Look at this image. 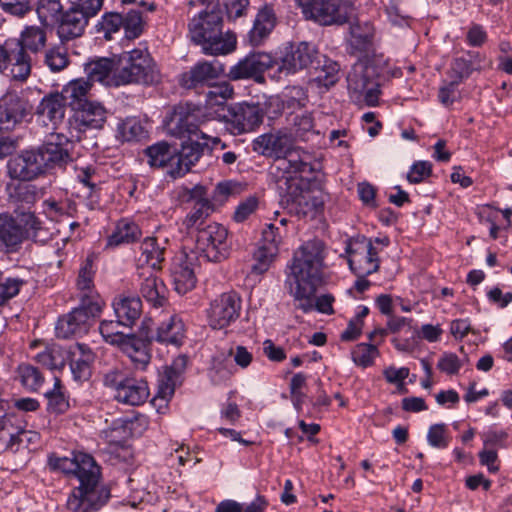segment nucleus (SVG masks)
<instances>
[{
  "label": "nucleus",
  "instance_id": "f257e3e1",
  "mask_svg": "<svg viewBox=\"0 0 512 512\" xmlns=\"http://www.w3.org/2000/svg\"><path fill=\"white\" fill-rule=\"evenodd\" d=\"M324 259L323 241L312 239L303 243L294 252L289 265L290 273L285 284L294 299L295 307L304 313L314 309L327 315L334 313V297L332 295L324 294L315 297L316 291L323 281Z\"/></svg>",
  "mask_w": 512,
  "mask_h": 512
},
{
  "label": "nucleus",
  "instance_id": "f03ea898",
  "mask_svg": "<svg viewBox=\"0 0 512 512\" xmlns=\"http://www.w3.org/2000/svg\"><path fill=\"white\" fill-rule=\"evenodd\" d=\"M49 465L69 477V512H98L108 503L110 489L103 483L100 467L92 456L78 452L72 457H50Z\"/></svg>",
  "mask_w": 512,
  "mask_h": 512
},
{
  "label": "nucleus",
  "instance_id": "7ed1b4c3",
  "mask_svg": "<svg viewBox=\"0 0 512 512\" xmlns=\"http://www.w3.org/2000/svg\"><path fill=\"white\" fill-rule=\"evenodd\" d=\"M234 90L232 86L223 82L214 85L206 94L205 108L179 106L175 109L174 115L169 125V131L173 136H183L185 134L197 135L201 133L202 138L212 140V144L220 143L217 135L208 133V124L210 121H218L217 114L227 113L229 106H226L228 99L232 98Z\"/></svg>",
  "mask_w": 512,
  "mask_h": 512
},
{
  "label": "nucleus",
  "instance_id": "20e7f679",
  "mask_svg": "<svg viewBox=\"0 0 512 512\" xmlns=\"http://www.w3.org/2000/svg\"><path fill=\"white\" fill-rule=\"evenodd\" d=\"M223 11L219 1H210L188 23L189 37L200 45L204 54L225 55L236 48V36L223 33Z\"/></svg>",
  "mask_w": 512,
  "mask_h": 512
},
{
  "label": "nucleus",
  "instance_id": "39448f33",
  "mask_svg": "<svg viewBox=\"0 0 512 512\" xmlns=\"http://www.w3.org/2000/svg\"><path fill=\"white\" fill-rule=\"evenodd\" d=\"M387 60L383 55H365L347 74V89L352 102L375 107L381 95L380 76L386 72Z\"/></svg>",
  "mask_w": 512,
  "mask_h": 512
},
{
  "label": "nucleus",
  "instance_id": "423d86ee",
  "mask_svg": "<svg viewBox=\"0 0 512 512\" xmlns=\"http://www.w3.org/2000/svg\"><path fill=\"white\" fill-rule=\"evenodd\" d=\"M116 63V78L112 82L115 87L129 84L153 85L161 79L157 65L145 50L133 49L124 52Z\"/></svg>",
  "mask_w": 512,
  "mask_h": 512
},
{
  "label": "nucleus",
  "instance_id": "0eeeda50",
  "mask_svg": "<svg viewBox=\"0 0 512 512\" xmlns=\"http://www.w3.org/2000/svg\"><path fill=\"white\" fill-rule=\"evenodd\" d=\"M103 304L100 295L84 298L78 307L58 319L55 327L57 337L68 339L86 334L91 321L100 315Z\"/></svg>",
  "mask_w": 512,
  "mask_h": 512
},
{
  "label": "nucleus",
  "instance_id": "6e6552de",
  "mask_svg": "<svg viewBox=\"0 0 512 512\" xmlns=\"http://www.w3.org/2000/svg\"><path fill=\"white\" fill-rule=\"evenodd\" d=\"M304 17L323 26L343 25L355 14L348 0H296Z\"/></svg>",
  "mask_w": 512,
  "mask_h": 512
},
{
  "label": "nucleus",
  "instance_id": "1a4fd4ad",
  "mask_svg": "<svg viewBox=\"0 0 512 512\" xmlns=\"http://www.w3.org/2000/svg\"><path fill=\"white\" fill-rule=\"evenodd\" d=\"M260 103H236L229 106L227 113L217 114L218 122L224 123L233 135H241L256 130L265 116Z\"/></svg>",
  "mask_w": 512,
  "mask_h": 512
},
{
  "label": "nucleus",
  "instance_id": "9d476101",
  "mask_svg": "<svg viewBox=\"0 0 512 512\" xmlns=\"http://www.w3.org/2000/svg\"><path fill=\"white\" fill-rule=\"evenodd\" d=\"M274 65L285 75L295 74L304 69H319L320 60L316 47L308 42L289 43Z\"/></svg>",
  "mask_w": 512,
  "mask_h": 512
},
{
  "label": "nucleus",
  "instance_id": "9b49d317",
  "mask_svg": "<svg viewBox=\"0 0 512 512\" xmlns=\"http://www.w3.org/2000/svg\"><path fill=\"white\" fill-rule=\"evenodd\" d=\"M345 253L348 265L355 275L369 276L380 268L378 252L371 239L365 236L352 238L347 242Z\"/></svg>",
  "mask_w": 512,
  "mask_h": 512
},
{
  "label": "nucleus",
  "instance_id": "f8f14e48",
  "mask_svg": "<svg viewBox=\"0 0 512 512\" xmlns=\"http://www.w3.org/2000/svg\"><path fill=\"white\" fill-rule=\"evenodd\" d=\"M303 184L297 177L286 179L284 199L291 212L300 217L314 218L322 209L324 201L307 186L303 187Z\"/></svg>",
  "mask_w": 512,
  "mask_h": 512
},
{
  "label": "nucleus",
  "instance_id": "ddd939ff",
  "mask_svg": "<svg viewBox=\"0 0 512 512\" xmlns=\"http://www.w3.org/2000/svg\"><path fill=\"white\" fill-rule=\"evenodd\" d=\"M227 229L216 222L199 229L196 236V248L210 262H221L229 256Z\"/></svg>",
  "mask_w": 512,
  "mask_h": 512
},
{
  "label": "nucleus",
  "instance_id": "4468645a",
  "mask_svg": "<svg viewBox=\"0 0 512 512\" xmlns=\"http://www.w3.org/2000/svg\"><path fill=\"white\" fill-rule=\"evenodd\" d=\"M242 301L235 292L222 293L210 303L207 311L208 323L212 329H224L235 322L241 311Z\"/></svg>",
  "mask_w": 512,
  "mask_h": 512
},
{
  "label": "nucleus",
  "instance_id": "2eb2a0df",
  "mask_svg": "<svg viewBox=\"0 0 512 512\" xmlns=\"http://www.w3.org/2000/svg\"><path fill=\"white\" fill-rule=\"evenodd\" d=\"M32 63V55L16 39L4 41L3 76L24 82L31 74Z\"/></svg>",
  "mask_w": 512,
  "mask_h": 512
},
{
  "label": "nucleus",
  "instance_id": "dca6fc26",
  "mask_svg": "<svg viewBox=\"0 0 512 512\" xmlns=\"http://www.w3.org/2000/svg\"><path fill=\"white\" fill-rule=\"evenodd\" d=\"M47 170L49 169L39 147L23 151L7 163V173L12 180L31 181Z\"/></svg>",
  "mask_w": 512,
  "mask_h": 512
},
{
  "label": "nucleus",
  "instance_id": "f3484780",
  "mask_svg": "<svg viewBox=\"0 0 512 512\" xmlns=\"http://www.w3.org/2000/svg\"><path fill=\"white\" fill-rule=\"evenodd\" d=\"M198 265V252L180 251L173 259L170 272L175 291L184 295L196 285L195 268Z\"/></svg>",
  "mask_w": 512,
  "mask_h": 512
},
{
  "label": "nucleus",
  "instance_id": "a211bd4d",
  "mask_svg": "<svg viewBox=\"0 0 512 512\" xmlns=\"http://www.w3.org/2000/svg\"><path fill=\"white\" fill-rule=\"evenodd\" d=\"M29 101L17 93H6L0 98V132H10L31 115Z\"/></svg>",
  "mask_w": 512,
  "mask_h": 512
},
{
  "label": "nucleus",
  "instance_id": "6ab92c4d",
  "mask_svg": "<svg viewBox=\"0 0 512 512\" xmlns=\"http://www.w3.org/2000/svg\"><path fill=\"white\" fill-rule=\"evenodd\" d=\"M66 103L58 92L45 95L35 108L36 123L50 130L59 132L65 122Z\"/></svg>",
  "mask_w": 512,
  "mask_h": 512
},
{
  "label": "nucleus",
  "instance_id": "aec40b11",
  "mask_svg": "<svg viewBox=\"0 0 512 512\" xmlns=\"http://www.w3.org/2000/svg\"><path fill=\"white\" fill-rule=\"evenodd\" d=\"M177 137H188L189 140L181 145V149L179 151L175 149V155L172 158L173 170L171 171V177L173 178H180L189 172L191 167L195 165L203 155L204 149L208 147L207 142H198V139H202L200 132H198L197 135L185 134ZM203 140H209L212 142L211 139L207 138H203Z\"/></svg>",
  "mask_w": 512,
  "mask_h": 512
},
{
  "label": "nucleus",
  "instance_id": "412c9836",
  "mask_svg": "<svg viewBox=\"0 0 512 512\" xmlns=\"http://www.w3.org/2000/svg\"><path fill=\"white\" fill-rule=\"evenodd\" d=\"M275 62L276 58L268 53H251L230 68L228 77L234 81L254 79L261 83L264 80L263 73L272 68Z\"/></svg>",
  "mask_w": 512,
  "mask_h": 512
},
{
  "label": "nucleus",
  "instance_id": "4be33fe9",
  "mask_svg": "<svg viewBox=\"0 0 512 512\" xmlns=\"http://www.w3.org/2000/svg\"><path fill=\"white\" fill-rule=\"evenodd\" d=\"M72 141L64 132H50L39 149L48 169L62 167L72 161Z\"/></svg>",
  "mask_w": 512,
  "mask_h": 512
},
{
  "label": "nucleus",
  "instance_id": "5701e85b",
  "mask_svg": "<svg viewBox=\"0 0 512 512\" xmlns=\"http://www.w3.org/2000/svg\"><path fill=\"white\" fill-rule=\"evenodd\" d=\"M278 162L279 169L285 174L279 181L281 189H284L283 185L285 186V181L289 177H297L301 183H304L303 178L316 170L312 154L294 146Z\"/></svg>",
  "mask_w": 512,
  "mask_h": 512
},
{
  "label": "nucleus",
  "instance_id": "b1692460",
  "mask_svg": "<svg viewBox=\"0 0 512 512\" xmlns=\"http://www.w3.org/2000/svg\"><path fill=\"white\" fill-rule=\"evenodd\" d=\"M294 138L286 130L264 133L252 142L253 151L265 157H274L278 161L293 147Z\"/></svg>",
  "mask_w": 512,
  "mask_h": 512
},
{
  "label": "nucleus",
  "instance_id": "393cba45",
  "mask_svg": "<svg viewBox=\"0 0 512 512\" xmlns=\"http://www.w3.org/2000/svg\"><path fill=\"white\" fill-rule=\"evenodd\" d=\"M151 342V338L143 339L130 333L118 348L129 358L134 370L145 371L152 359Z\"/></svg>",
  "mask_w": 512,
  "mask_h": 512
},
{
  "label": "nucleus",
  "instance_id": "a878e982",
  "mask_svg": "<svg viewBox=\"0 0 512 512\" xmlns=\"http://www.w3.org/2000/svg\"><path fill=\"white\" fill-rule=\"evenodd\" d=\"M223 72L224 67L218 61H200L190 71L182 74L180 83L188 89L196 88L218 78Z\"/></svg>",
  "mask_w": 512,
  "mask_h": 512
},
{
  "label": "nucleus",
  "instance_id": "bb28decb",
  "mask_svg": "<svg viewBox=\"0 0 512 512\" xmlns=\"http://www.w3.org/2000/svg\"><path fill=\"white\" fill-rule=\"evenodd\" d=\"M139 279V292L151 306L160 308L167 304V289L161 279L150 270L142 271Z\"/></svg>",
  "mask_w": 512,
  "mask_h": 512
},
{
  "label": "nucleus",
  "instance_id": "cd10ccee",
  "mask_svg": "<svg viewBox=\"0 0 512 512\" xmlns=\"http://www.w3.org/2000/svg\"><path fill=\"white\" fill-rule=\"evenodd\" d=\"M116 60L113 58L96 57L85 63L84 71L87 80L99 82L107 87H115L112 82L116 78Z\"/></svg>",
  "mask_w": 512,
  "mask_h": 512
},
{
  "label": "nucleus",
  "instance_id": "c85d7f7f",
  "mask_svg": "<svg viewBox=\"0 0 512 512\" xmlns=\"http://www.w3.org/2000/svg\"><path fill=\"white\" fill-rule=\"evenodd\" d=\"M149 395V387L146 379L128 377L114 397L119 403L139 406L146 402Z\"/></svg>",
  "mask_w": 512,
  "mask_h": 512
},
{
  "label": "nucleus",
  "instance_id": "c756f323",
  "mask_svg": "<svg viewBox=\"0 0 512 512\" xmlns=\"http://www.w3.org/2000/svg\"><path fill=\"white\" fill-rule=\"evenodd\" d=\"M94 353L85 344L77 343L75 349L71 352L70 369L72 377L77 382L89 380L92 374V363Z\"/></svg>",
  "mask_w": 512,
  "mask_h": 512
},
{
  "label": "nucleus",
  "instance_id": "7c9ffc66",
  "mask_svg": "<svg viewBox=\"0 0 512 512\" xmlns=\"http://www.w3.org/2000/svg\"><path fill=\"white\" fill-rule=\"evenodd\" d=\"M116 318L123 327L131 328L142 314V302L138 296H119L112 303Z\"/></svg>",
  "mask_w": 512,
  "mask_h": 512
},
{
  "label": "nucleus",
  "instance_id": "2f4dec72",
  "mask_svg": "<svg viewBox=\"0 0 512 512\" xmlns=\"http://www.w3.org/2000/svg\"><path fill=\"white\" fill-rule=\"evenodd\" d=\"M93 84L85 78H77L68 82L59 93L63 101L75 110L88 103Z\"/></svg>",
  "mask_w": 512,
  "mask_h": 512
},
{
  "label": "nucleus",
  "instance_id": "473e14b6",
  "mask_svg": "<svg viewBox=\"0 0 512 512\" xmlns=\"http://www.w3.org/2000/svg\"><path fill=\"white\" fill-rule=\"evenodd\" d=\"M185 331L183 320L173 315L157 327L156 334L151 339L161 344L179 347L184 341Z\"/></svg>",
  "mask_w": 512,
  "mask_h": 512
},
{
  "label": "nucleus",
  "instance_id": "72a5a7b5",
  "mask_svg": "<svg viewBox=\"0 0 512 512\" xmlns=\"http://www.w3.org/2000/svg\"><path fill=\"white\" fill-rule=\"evenodd\" d=\"M88 18L71 7L60 18L57 33L61 41L80 37L88 23Z\"/></svg>",
  "mask_w": 512,
  "mask_h": 512
},
{
  "label": "nucleus",
  "instance_id": "f704fd0d",
  "mask_svg": "<svg viewBox=\"0 0 512 512\" xmlns=\"http://www.w3.org/2000/svg\"><path fill=\"white\" fill-rule=\"evenodd\" d=\"M276 24V16L271 7L261 8L254 20L253 27L248 33L252 46H259L269 36Z\"/></svg>",
  "mask_w": 512,
  "mask_h": 512
},
{
  "label": "nucleus",
  "instance_id": "c9c22d12",
  "mask_svg": "<svg viewBox=\"0 0 512 512\" xmlns=\"http://www.w3.org/2000/svg\"><path fill=\"white\" fill-rule=\"evenodd\" d=\"M74 111V118L79 127L99 129L106 121V109L96 101H89Z\"/></svg>",
  "mask_w": 512,
  "mask_h": 512
},
{
  "label": "nucleus",
  "instance_id": "e433bc0d",
  "mask_svg": "<svg viewBox=\"0 0 512 512\" xmlns=\"http://www.w3.org/2000/svg\"><path fill=\"white\" fill-rule=\"evenodd\" d=\"M26 240L21 228L12 216L0 215V244L7 252H17Z\"/></svg>",
  "mask_w": 512,
  "mask_h": 512
},
{
  "label": "nucleus",
  "instance_id": "4c0bfd02",
  "mask_svg": "<svg viewBox=\"0 0 512 512\" xmlns=\"http://www.w3.org/2000/svg\"><path fill=\"white\" fill-rule=\"evenodd\" d=\"M9 201L20 210L31 207L37 199V188L35 185L24 182H9L6 185Z\"/></svg>",
  "mask_w": 512,
  "mask_h": 512
},
{
  "label": "nucleus",
  "instance_id": "58836bf2",
  "mask_svg": "<svg viewBox=\"0 0 512 512\" xmlns=\"http://www.w3.org/2000/svg\"><path fill=\"white\" fill-rule=\"evenodd\" d=\"M142 235L138 224L128 218L120 219L107 239V247H117L130 244L140 239Z\"/></svg>",
  "mask_w": 512,
  "mask_h": 512
},
{
  "label": "nucleus",
  "instance_id": "ea45409f",
  "mask_svg": "<svg viewBox=\"0 0 512 512\" xmlns=\"http://www.w3.org/2000/svg\"><path fill=\"white\" fill-rule=\"evenodd\" d=\"M145 154L151 167L167 168V173L171 176V171L173 170L172 158L175 155V149L168 143L159 142L151 145L146 148Z\"/></svg>",
  "mask_w": 512,
  "mask_h": 512
},
{
  "label": "nucleus",
  "instance_id": "a19ab883",
  "mask_svg": "<svg viewBox=\"0 0 512 512\" xmlns=\"http://www.w3.org/2000/svg\"><path fill=\"white\" fill-rule=\"evenodd\" d=\"M26 431L13 425L9 418L0 420V452L17 451Z\"/></svg>",
  "mask_w": 512,
  "mask_h": 512
},
{
  "label": "nucleus",
  "instance_id": "79ce46f5",
  "mask_svg": "<svg viewBox=\"0 0 512 512\" xmlns=\"http://www.w3.org/2000/svg\"><path fill=\"white\" fill-rule=\"evenodd\" d=\"M213 210V204L209 199L196 201L192 209L182 220V226L187 232H190L193 229H196L198 232L199 229H202L201 226L205 224L206 219L211 215Z\"/></svg>",
  "mask_w": 512,
  "mask_h": 512
},
{
  "label": "nucleus",
  "instance_id": "37998d69",
  "mask_svg": "<svg viewBox=\"0 0 512 512\" xmlns=\"http://www.w3.org/2000/svg\"><path fill=\"white\" fill-rule=\"evenodd\" d=\"M15 39L31 55L40 52L47 41L45 29L35 25L26 26L20 33V37Z\"/></svg>",
  "mask_w": 512,
  "mask_h": 512
},
{
  "label": "nucleus",
  "instance_id": "c03bdc74",
  "mask_svg": "<svg viewBox=\"0 0 512 512\" xmlns=\"http://www.w3.org/2000/svg\"><path fill=\"white\" fill-rule=\"evenodd\" d=\"M13 219L21 228L26 239H34L38 237L42 230V221L29 208L20 210L19 207L14 210Z\"/></svg>",
  "mask_w": 512,
  "mask_h": 512
},
{
  "label": "nucleus",
  "instance_id": "a18cd8bd",
  "mask_svg": "<svg viewBox=\"0 0 512 512\" xmlns=\"http://www.w3.org/2000/svg\"><path fill=\"white\" fill-rule=\"evenodd\" d=\"M350 45L358 52H368L374 34L373 26L369 22H357L350 26Z\"/></svg>",
  "mask_w": 512,
  "mask_h": 512
},
{
  "label": "nucleus",
  "instance_id": "49530a36",
  "mask_svg": "<svg viewBox=\"0 0 512 512\" xmlns=\"http://www.w3.org/2000/svg\"><path fill=\"white\" fill-rule=\"evenodd\" d=\"M34 359L50 370H61L66 363L67 351L58 345H51L36 354Z\"/></svg>",
  "mask_w": 512,
  "mask_h": 512
},
{
  "label": "nucleus",
  "instance_id": "de8ad7c7",
  "mask_svg": "<svg viewBox=\"0 0 512 512\" xmlns=\"http://www.w3.org/2000/svg\"><path fill=\"white\" fill-rule=\"evenodd\" d=\"M292 124L295 138L299 140L310 141L319 136V131L315 129L314 118L310 112L295 115Z\"/></svg>",
  "mask_w": 512,
  "mask_h": 512
},
{
  "label": "nucleus",
  "instance_id": "09e8293b",
  "mask_svg": "<svg viewBox=\"0 0 512 512\" xmlns=\"http://www.w3.org/2000/svg\"><path fill=\"white\" fill-rule=\"evenodd\" d=\"M47 409L51 413L63 414L70 408L69 398L63 391L61 380L54 377L53 389L45 393Z\"/></svg>",
  "mask_w": 512,
  "mask_h": 512
},
{
  "label": "nucleus",
  "instance_id": "8fccbe9b",
  "mask_svg": "<svg viewBox=\"0 0 512 512\" xmlns=\"http://www.w3.org/2000/svg\"><path fill=\"white\" fill-rule=\"evenodd\" d=\"M142 256L145 262L152 269H160L161 263L164 261L165 247L160 246L157 238L147 237L141 244Z\"/></svg>",
  "mask_w": 512,
  "mask_h": 512
},
{
  "label": "nucleus",
  "instance_id": "3c124183",
  "mask_svg": "<svg viewBox=\"0 0 512 512\" xmlns=\"http://www.w3.org/2000/svg\"><path fill=\"white\" fill-rule=\"evenodd\" d=\"M94 274L95 271L93 269V259L91 257H87L79 269L77 279V287L81 292L80 301L92 294L99 295L94 290Z\"/></svg>",
  "mask_w": 512,
  "mask_h": 512
},
{
  "label": "nucleus",
  "instance_id": "603ef678",
  "mask_svg": "<svg viewBox=\"0 0 512 512\" xmlns=\"http://www.w3.org/2000/svg\"><path fill=\"white\" fill-rule=\"evenodd\" d=\"M17 370L24 388L32 392L39 391L44 383V376L37 367L30 364H21Z\"/></svg>",
  "mask_w": 512,
  "mask_h": 512
},
{
  "label": "nucleus",
  "instance_id": "864d4df0",
  "mask_svg": "<svg viewBox=\"0 0 512 512\" xmlns=\"http://www.w3.org/2000/svg\"><path fill=\"white\" fill-rule=\"evenodd\" d=\"M120 326L123 325L118 318L115 321L103 320L100 322L99 332L106 343L119 347L129 336L130 333L126 334L120 331Z\"/></svg>",
  "mask_w": 512,
  "mask_h": 512
},
{
  "label": "nucleus",
  "instance_id": "5fc2aeb1",
  "mask_svg": "<svg viewBox=\"0 0 512 512\" xmlns=\"http://www.w3.org/2000/svg\"><path fill=\"white\" fill-rule=\"evenodd\" d=\"M117 135L122 141H138L145 136V130L138 119L131 117L118 123Z\"/></svg>",
  "mask_w": 512,
  "mask_h": 512
},
{
  "label": "nucleus",
  "instance_id": "6e6d98bb",
  "mask_svg": "<svg viewBox=\"0 0 512 512\" xmlns=\"http://www.w3.org/2000/svg\"><path fill=\"white\" fill-rule=\"evenodd\" d=\"M277 252V248L274 246H259L253 254L254 264L251 266V273L256 275L265 273L269 269Z\"/></svg>",
  "mask_w": 512,
  "mask_h": 512
},
{
  "label": "nucleus",
  "instance_id": "4d7b16f0",
  "mask_svg": "<svg viewBox=\"0 0 512 512\" xmlns=\"http://www.w3.org/2000/svg\"><path fill=\"white\" fill-rule=\"evenodd\" d=\"M188 363V358L185 355L177 356L170 366L165 370V375L161 383L165 385H172L173 388L180 385L182 382V374L184 373Z\"/></svg>",
  "mask_w": 512,
  "mask_h": 512
},
{
  "label": "nucleus",
  "instance_id": "13d9d810",
  "mask_svg": "<svg viewBox=\"0 0 512 512\" xmlns=\"http://www.w3.org/2000/svg\"><path fill=\"white\" fill-rule=\"evenodd\" d=\"M378 354L377 346L367 343L357 344L351 352L353 362L363 368L371 366Z\"/></svg>",
  "mask_w": 512,
  "mask_h": 512
},
{
  "label": "nucleus",
  "instance_id": "bf43d9fd",
  "mask_svg": "<svg viewBox=\"0 0 512 512\" xmlns=\"http://www.w3.org/2000/svg\"><path fill=\"white\" fill-rule=\"evenodd\" d=\"M339 65L329 59L324 61V65L319 69L315 81L321 87L329 89L339 80Z\"/></svg>",
  "mask_w": 512,
  "mask_h": 512
},
{
  "label": "nucleus",
  "instance_id": "052dcab7",
  "mask_svg": "<svg viewBox=\"0 0 512 512\" xmlns=\"http://www.w3.org/2000/svg\"><path fill=\"white\" fill-rule=\"evenodd\" d=\"M123 28V15L118 12L105 13L98 23V31L102 32L105 39L111 40L113 34Z\"/></svg>",
  "mask_w": 512,
  "mask_h": 512
},
{
  "label": "nucleus",
  "instance_id": "680f3d73",
  "mask_svg": "<svg viewBox=\"0 0 512 512\" xmlns=\"http://www.w3.org/2000/svg\"><path fill=\"white\" fill-rule=\"evenodd\" d=\"M123 29L127 39H135L141 35L143 20L139 10L131 9L123 15Z\"/></svg>",
  "mask_w": 512,
  "mask_h": 512
},
{
  "label": "nucleus",
  "instance_id": "e2e57ef3",
  "mask_svg": "<svg viewBox=\"0 0 512 512\" xmlns=\"http://www.w3.org/2000/svg\"><path fill=\"white\" fill-rule=\"evenodd\" d=\"M450 440L451 437L444 423L433 424L429 427L427 442L431 447L445 449L449 446Z\"/></svg>",
  "mask_w": 512,
  "mask_h": 512
},
{
  "label": "nucleus",
  "instance_id": "0e129e2a",
  "mask_svg": "<svg viewBox=\"0 0 512 512\" xmlns=\"http://www.w3.org/2000/svg\"><path fill=\"white\" fill-rule=\"evenodd\" d=\"M44 61L52 72L62 71L69 65L68 54L62 47L47 50Z\"/></svg>",
  "mask_w": 512,
  "mask_h": 512
},
{
  "label": "nucleus",
  "instance_id": "69168bd1",
  "mask_svg": "<svg viewBox=\"0 0 512 512\" xmlns=\"http://www.w3.org/2000/svg\"><path fill=\"white\" fill-rule=\"evenodd\" d=\"M481 69H483L481 63L475 64L472 60H467L463 57L456 58L451 65V72L453 77H455L453 81L460 83L464 78H468L473 71Z\"/></svg>",
  "mask_w": 512,
  "mask_h": 512
},
{
  "label": "nucleus",
  "instance_id": "338daca9",
  "mask_svg": "<svg viewBox=\"0 0 512 512\" xmlns=\"http://www.w3.org/2000/svg\"><path fill=\"white\" fill-rule=\"evenodd\" d=\"M45 213L52 220H60L64 216H72L75 211V204L68 201L57 202L55 200H46L44 202Z\"/></svg>",
  "mask_w": 512,
  "mask_h": 512
},
{
  "label": "nucleus",
  "instance_id": "774afa93",
  "mask_svg": "<svg viewBox=\"0 0 512 512\" xmlns=\"http://www.w3.org/2000/svg\"><path fill=\"white\" fill-rule=\"evenodd\" d=\"M0 7L3 12L17 16L23 17L31 10V1L30 0H0Z\"/></svg>",
  "mask_w": 512,
  "mask_h": 512
}]
</instances>
